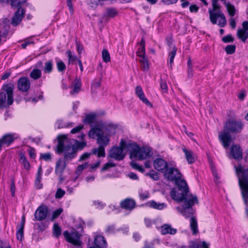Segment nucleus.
<instances>
[{
  "label": "nucleus",
  "mask_w": 248,
  "mask_h": 248,
  "mask_svg": "<svg viewBox=\"0 0 248 248\" xmlns=\"http://www.w3.org/2000/svg\"><path fill=\"white\" fill-rule=\"evenodd\" d=\"M247 190H243V192H241L242 197L244 202V204L246 206L245 212L247 215V217H248V192Z\"/></svg>",
  "instance_id": "c9c22d12"
},
{
  "label": "nucleus",
  "mask_w": 248,
  "mask_h": 248,
  "mask_svg": "<svg viewBox=\"0 0 248 248\" xmlns=\"http://www.w3.org/2000/svg\"><path fill=\"white\" fill-rule=\"evenodd\" d=\"M235 169L241 192L245 190L248 192V169H245L240 165L235 166Z\"/></svg>",
  "instance_id": "1a4fd4ad"
},
{
  "label": "nucleus",
  "mask_w": 248,
  "mask_h": 248,
  "mask_svg": "<svg viewBox=\"0 0 248 248\" xmlns=\"http://www.w3.org/2000/svg\"><path fill=\"white\" fill-rule=\"evenodd\" d=\"M2 91L0 93V106L5 107L11 105L13 103V87L5 85L2 87Z\"/></svg>",
  "instance_id": "0eeeda50"
},
{
  "label": "nucleus",
  "mask_w": 248,
  "mask_h": 248,
  "mask_svg": "<svg viewBox=\"0 0 248 248\" xmlns=\"http://www.w3.org/2000/svg\"><path fill=\"white\" fill-rule=\"evenodd\" d=\"M66 241L71 244L67 246L68 248H82L83 243L80 240L81 234L77 231L69 232L65 231L63 233Z\"/></svg>",
  "instance_id": "423d86ee"
},
{
  "label": "nucleus",
  "mask_w": 248,
  "mask_h": 248,
  "mask_svg": "<svg viewBox=\"0 0 248 248\" xmlns=\"http://www.w3.org/2000/svg\"><path fill=\"white\" fill-rule=\"evenodd\" d=\"M108 135L104 136L103 134L97 138V142L99 145L98 148L92 149L93 155H97L98 157H105V147L109 144L110 140Z\"/></svg>",
  "instance_id": "9d476101"
},
{
  "label": "nucleus",
  "mask_w": 248,
  "mask_h": 248,
  "mask_svg": "<svg viewBox=\"0 0 248 248\" xmlns=\"http://www.w3.org/2000/svg\"><path fill=\"white\" fill-rule=\"evenodd\" d=\"M57 153H65L66 159H73L76 155L78 149H82L86 146L85 142H79L76 140H69L65 135H59L57 137Z\"/></svg>",
  "instance_id": "f257e3e1"
},
{
  "label": "nucleus",
  "mask_w": 248,
  "mask_h": 248,
  "mask_svg": "<svg viewBox=\"0 0 248 248\" xmlns=\"http://www.w3.org/2000/svg\"><path fill=\"white\" fill-rule=\"evenodd\" d=\"M42 172L43 170L42 167L41 166H40L36 174L34 182V187L37 189H40L43 187V184L41 183Z\"/></svg>",
  "instance_id": "b1692460"
},
{
  "label": "nucleus",
  "mask_w": 248,
  "mask_h": 248,
  "mask_svg": "<svg viewBox=\"0 0 248 248\" xmlns=\"http://www.w3.org/2000/svg\"><path fill=\"white\" fill-rule=\"evenodd\" d=\"M226 6L229 15L232 16L231 17H233L235 15L236 12L234 6L230 3H227L226 4Z\"/></svg>",
  "instance_id": "ea45409f"
},
{
  "label": "nucleus",
  "mask_w": 248,
  "mask_h": 248,
  "mask_svg": "<svg viewBox=\"0 0 248 248\" xmlns=\"http://www.w3.org/2000/svg\"><path fill=\"white\" fill-rule=\"evenodd\" d=\"M101 128L99 127L98 125H96L93 127L89 132V136L92 139L97 138L100 137L103 134V131Z\"/></svg>",
  "instance_id": "5701e85b"
},
{
  "label": "nucleus",
  "mask_w": 248,
  "mask_h": 248,
  "mask_svg": "<svg viewBox=\"0 0 248 248\" xmlns=\"http://www.w3.org/2000/svg\"><path fill=\"white\" fill-rule=\"evenodd\" d=\"M2 3L10 5L13 8H17L12 20V24L16 26L21 21L24 11L22 6L27 2V0H0Z\"/></svg>",
  "instance_id": "7ed1b4c3"
},
{
  "label": "nucleus",
  "mask_w": 248,
  "mask_h": 248,
  "mask_svg": "<svg viewBox=\"0 0 248 248\" xmlns=\"http://www.w3.org/2000/svg\"><path fill=\"white\" fill-rule=\"evenodd\" d=\"M170 195L174 200L178 202H181L183 201L184 202L186 201V199L188 197H191L192 199L197 197L195 195L190 194L189 192L186 191L184 192V190L178 188L172 190Z\"/></svg>",
  "instance_id": "f8f14e48"
},
{
  "label": "nucleus",
  "mask_w": 248,
  "mask_h": 248,
  "mask_svg": "<svg viewBox=\"0 0 248 248\" xmlns=\"http://www.w3.org/2000/svg\"><path fill=\"white\" fill-rule=\"evenodd\" d=\"M160 232L163 235L167 234L174 235L177 232V230L172 228L170 224H165L160 227Z\"/></svg>",
  "instance_id": "4be33fe9"
},
{
  "label": "nucleus",
  "mask_w": 248,
  "mask_h": 248,
  "mask_svg": "<svg viewBox=\"0 0 248 248\" xmlns=\"http://www.w3.org/2000/svg\"><path fill=\"white\" fill-rule=\"evenodd\" d=\"M149 206L155 209L162 210L167 207L164 203H157L154 201H151L148 202Z\"/></svg>",
  "instance_id": "c756f323"
},
{
  "label": "nucleus",
  "mask_w": 248,
  "mask_h": 248,
  "mask_svg": "<svg viewBox=\"0 0 248 248\" xmlns=\"http://www.w3.org/2000/svg\"><path fill=\"white\" fill-rule=\"evenodd\" d=\"M81 87V82L80 80L77 79L76 82L74 85V88L73 92L76 93H78L79 92V90Z\"/></svg>",
  "instance_id": "13d9d810"
},
{
  "label": "nucleus",
  "mask_w": 248,
  "mask_h": 248,
  "mask_svg": "<svg viewBox=\"0 0 248 248\" xmlns=\"http://www.w3.org/2000/svg\"><path fill=\"white\" fill-rule=\"evenodd\" d=\"M147 175L155 181H157L159 179L158 173L154 170H151L149 173H147Z\"/></svg>",
  "instance_id": "5fc2aeb1"
},
{
  "label": "nucleus",
  "mask_w": 248,
  "mask_h": 248,
  "mask_svg": "<svg viewBox=\"0 0 248 248\" xmlns=\"http://www.w3.org/2000/svg\"><path fill=\"white\" fill-rule=\"evenodd\" d=\"M101 84V79H94L92 84V87L94 88H97L99 87Z\"/></svg>",
  "instance_id": "bf43d9fd"
},
{
  "label": "nucleus",
  "mask_w": 248,
  "mask_h": 248,
  "mask_svg": "<svg viewBox=\"0 0 248 248\" xmlns=\"http://www.w3.org/2000/svg\"><path fill=\"white\" fill-rule=\"evenodd\" d=\"M96 115L94 113H91L86 114L85 116L84 119L83 120V122L85 124H90L93 122Z\"/></svg>",
  "instance_id": "e433bc0d"
},
{
  "label": "nucleus",
  "mask_w": 248,
  "mask_h": 248,
  "mask_svg": "<svg viewBox=\"0 0 248 248\" xmlns=\"http://www.w3.org/2000/svg\"><path fill=\"white\" fill-rule=\"evenodd\" d=\"M65 193V192L64 190H62L61 188H59L57 189V191L56 192L55 197L57 199H61L64 196Z\"/></svg>",
  "instance_id": "864d4df0"
},
{
  "label": "nucleus",
  "mask_w": 248,
  "mask_h": 248,
  "mask_svg": "<svg viewBox=\"0 0 248 248\" xmlns=\"http://www.w3.org/2000/svg\"><path fill=\"white\" fill-rule=\"evenodd\" d=\"M222 41L225 43H232L234 39L231 34L227 35L222 38Z\"/></svg>",
  "instance_id": "603ef678"
},
{
  "label": "nucleus",
  "mask_w": 248,
  "mask_h": 248,
  "mask_svg": "<svg viewBox=\"0 0 248 248\" xmlns=\"http://www.w3.org/2000/svg\"><path fill=\"white\" fill-rule=\"evenodd\" d=\"M66 53L68 58L69 63H73L77 59L76 56L70 50H67Z\"/></svg>",
  "instance_id": "a18cd8bd"
},
{
  "label": "nucleus",
  "mask_w": 248,
  "mask_h": 248,
  "mask_svg": "<svg viewBox=\"0 0 248 248\" xmlns=\"http://www.w3.org/2000/svg\"><path fill=\"white\" fill-rule=\"evenodd\" d=\"M20 163L24 167V169L27 170H29L30 169V164L29 161L27 159L24 155L21 153L20 154Z\"/></svg>",
  "instance_id": "2f4dec72"
},
{
  "label": "nucleus",
  "mask_w": 248,
  "mask_h": 248,
  "mask_svg": "<svg viewBox=\"0 0 248 248\" xmlns=\"http://www.w3.org/2000/svg\"><path fill=\"white\" fill-rule=\"evenodd\" d=\"M140 59L139 60L140 66L143 71H147L149 69V66L147 58L144 56L140 57Z\"/></svg>",
  "instance_id": "473e14b6"
},
{
  "label": "nucleus",
  "mask_w": 248,
  "mask_h": 248,
  "mask_svg": "<svg viewBox=\"0 0 248 248\" xmlns=\"http://www.w3.org/2000/svg\"><path fill=\"white\" fill-rule=\"evenodd\" d=\"M231 154L235 160L239 161L242 159V150L239 145H232L231 148Z\"/></svg>",
  "instance_id": "dca6fc26"
},
{
  "label": "nucleus",
  "mask_w": 248,
  "mask_h": 248,
  "mask_svg": "<svg viewBox=\"0 0 248 248\" xmlns=\"http://www.w3.org/2000/svg\"><path fill=\"white\" fill-rule=\"evenodd\" d=\"M244 125L239 120L228 119L224 124V130L218 134V139L222 146L227 149L230 145L232 138L231 134L240 133Z\"/></svg>",
  "instance_id": "f03ea898"
},
{
  "label": "nucleus",
  "mask_w": 248,
  "mask_h": 248,
  "mask_svg": "<svg viewBox=\"0 0 248 248\" xmlns=\"http://www.w3.org/2000/svg\"><path fill=\"white\" fill-rule=\"evenodd\" d=\"M118 14L117 10L114 8H108L103 15L101 22H108L110 18L114 17Z\"/></svg>",
  "instance_id": "6ab92c4d"
},
{
  "label": "nucleus",
  "mask_w": 248,
  "mask_h": 248,
  "mask_svg": "<svg viewBox=\"0 0 248 248\" xmlns=\"http://www.w3.org/2000/svg\"><path fill=\"white\" fill-rule=\"evenodd\" d=\"M94 246L89 248H107V243L105 238L100 235H97L94 239Z\"/></svg>",
  "instance_id": "a211bd4d"
},
{
  "label": "nucleus",
  "mask_w": 248,
  "mask_h": 248,
  "mask_svg": "<svg viewBox=\"0 0 248 248\" xmlns=\"http://www.w3.org/2000/svg\"><path fill=\"white\" fill-rule=\"evenodd\" d=\"M115 164L113 163L112 162L110 161H109L108 163L105 164L104 166L102 167V168L101 170V171H104L108 170L109 168L115 167Z\"/></svg>",
  "instance_id": "8fccbe9b"
},
{
  "label": "nucleus",
  "mask_w": 248,
  "mask_h": 248,
  "mask_svg": "<svg viewBox=\"0 0 248 248\" xmlns=\"http://www.w3.org/2000/svg\"><path fill=\"white\" fill-rule=\"evenodd\" d=\"M74 123L64 122L62 120H58L55 123V127L57 128H63L66 127H71L74 125Z\"/></svg>",
  "instance_id": "7c9ffc66"
},
{
  "label": "nucleus",
  "mask_w": 248,
  "mask_h": 248,
  "mask_svg": "<svg viewBox=\"0 0 248 248\" xmlns=\"http://www.w3.org/2000/svg\"><path fill=\"white\" fill-rule=\"evenodd\" d=\"M137 55L139 57L144 56H145V46H143V48L142 49V46H140L138 49V50L137 52Z\"/></svg>",
  "instance_id": "052dcab7"
},
{
  "label": "nucleus",
  "mask_w": 248,
  "mask_h": 248,
  "mask_svg": "<svg viewBox=\"0 0 248 248\" xmlns=\"http://www.w3.org/2000/svg\"><path fill=\"white\" fill-rule=\"evenodd\" d=\"M237 35L242 41L245 42L248 38V31L242 29H238L237 32Z\"/></svg>",
  "instance_id": "72a5a7b5"
},
{
  "label": "nucleus",
  "mask_w": 248,
  "mask_h": 248,
  "mask_svg": "<svg viewBox=\"0 0 248 248\" xmlns=\"http://www.w3.org/2000/svg\"><path fill=\"white\" fill-rule=\"evenodd\" d=\"M236 49V46L234 45H228L225 48V50L227 54L231 55L233 54Z\"/></svg>",
  "instance_id": "37998d69"
},
{
  "label": "nucleus",
  "mask_w": 248,
  "mask_h": 248,
  "mask_svg": "<svg viewBox=\"0 0 248 248\" xmlns=\"http://www.w3.org/2000/svg\"><path fill=\"white\" fill-rule=\"evenodd\" d=\"M47 213V207L46 206H41L36 211L34 217L37 220H42L46 217Z\"/></svg>",
  "instance_id": "aec40b11"
},
{
  "label": "nucleus",
  "mask_w": 248,
  "mask_h": 248,
  "mask_svg": "<svg viewBox=\"0 0 248 248\" xmlns=\"http://www.w3.org/2000/svg\"><path fill=\"white\" fill-rule=\"evenodd\" d=\"M16 138L17 136L16 134H9L3 136L0 140L3 144L9 145Z\"/></svg>",
  "instance_id": "bb28decb"
},
{
  "label": "nucleus",
  "mask_w": 248,
  "mask_h": 248,
  "mask_svg": "<svg viewBox=\"0 0 248 248\" xmlns=\"http://www.w3.org/2000/svg\"><path fill=\"white\" fill-rule=\"evenodd\" d=\"M140 198L141 200H145L149 197L150 194L148 192L140 193L139 194Z\"/></svg>",
  "instance_id": "774afa93"
},
{
  "label": "nucleus",
  "mask_w": 248,
  "mask_h": 248,
  "mask_svg": "<svg viewBox=\"0 0 248 248\" xmlns=\"http://www.w3.org/2000/svg\"><path fill=\"white\" fill-rule=\"evenodd\" d=\"M138 97L146 105H147V106H149V107H150L151 108L153 107L152 104L150 102V101L145 97L144 93H143L141 94H140L138 96Z\"/></svg>",
  "instance_id": "a19ab883"
},
{
  "label": "nucleus",
  "mask_w": 248,
  "mask_h": 248,
  "mask_svg": "<svg viewBox=\"0 0 248 248\" xmlns=\"http://www.w3.org/2000/svg\"><path fill=\"white\" fill-rule=\"evenodd\" d=\"M116 128L117 126L112 123H108L106 125H103L102 127V129L108 136L114 134Z\"/></svg>",
  "instance_id": "a878e982"
},
{
  "label": "nucleus",
  "mask_w": 248,
  "mask_h": 248,
  "mask_svg": "<svg viewBox=\"0 0 248 248\" xmlns=\"http://www.w3.org/2000/svg\"><path fill=\"white\" fill-rule=\"evenodd\" d=\"M93 203L96 207L99 209L103 208L106 205L105 204L99 201H94Z\"/></svg>",
  "instance_id": "e2e57ef3"
},
{
  "label": "nucleus",
  "mask_w": 248,
  "mask_h": 248,
  "mask_svg": "<svg viewBox=\"0 0 248 248\" xmlns=\"http://www.w3.org/2000/svg\"><path fill=\"white\" fill-rule=\"evenodd\" d=\"M52 233L53 236L58 238L62 234V229L58 223H55L53 226Z\"/></svg>",
  "instance_id": "f704fd0d"
},
{
  "label": "nucleus",
  "mask_w": 248,
  "mask_h": 248,
  "mask_svg": "<svg viewBox=\"0 0 248 248\" xmlns=\"http://www.w3.org/2000/svg\"><path fill=\"white\" fill-rule=\"evenodd\" d=\"M175 181L176 185L177 186V188L181 189L183 191L184 190V191L189 192L187 185L184 180L181 179L179 177L176 179Z\"/></svg>",
  "instance_id": "cd10ccee"
},
{
  "label": "nucleus",
  "mask_w": 248,
  "mask_h": 248,
  "mask_svg": "<svg viewBox=\"0 0 248 248\" xmlns=\"http://www.w3.org/2000/svg\"><path fill=\"white\" fill-rule=\"evenodd\" d=\"M102 57L103 61L105 62H109L110 61L109 53L108 51L106 49H103L102 50Z\"/></svg>",
  "instance_id": "c03bdc74"
},
{
  "label": "nucleus",
  "mask_w": 248,
  "mask_h": 248,
  "mask_svg": "<svg viewBox=\"0 0 248 248\" xmlns=\"http://www.w3.org/2000/svg\"><path fill=\"white\" fill-rule=\"evenodd\" d=\"M62 211L63 210L62 208H59V209H57L56 210L54 211L53 212L51 219L52 220H53L55 218L58 217L60 215V214L62 213Z\"/></svg>",
  "instance_id": "4d7b16f0"
},
{
  "label": "nucleus",
  "mask_w": 248,
  "mask_h": 248,
  "mask_svg": "<svg viewBox=\"0 0 248 248\" xmlns=\"http://www.w3.org/2000/svg\"><path fill=\"white\" fill-rule=\"evenodd\" d=\"M72 159H66L65 158V153H64V158H60L56 162L55 170L56 173L62 175L66 166V161Z\"/></svg>",
  "instance_id": "4468645a"
},
{
  "label": "nucleus",
  "mask_w": 248,
  "mask_h": 248,
  "mask_svg": "<svg viewBox=\"0 0 248 248\" xmlns=\"http://www.w3.org/2000/svg\"><path fill=\"white\" fill-rule=\"evenodd\" d=\"M42 75V72L39 69H34L32 70V79H38Z\"/></svg>",
  "instance_id": "79ce46f5"
},
{
  "label": "nucleus",
  "mask_w": 248,
  "mask_h": 248,
  "mask_svg": "<svg viewBox=\"0 0 248 248\" xmlns=\"http://www.w3.org/2000/svg\"><path fill=\"white\" fill-rule=\"evenodd\" d=\"M53 69V61L49 60L45 62L44 68V72L45 73H50Z\"/></svg>",
  "instance_id": "58836bf2"
},
{
  "label": "nucleus",
  "mask_w": 248,
  "mask_h": 248,
  "mask_svg": "<svg viewBox=\"0 0 248 248\" xmlns=\"http://www.w3.org/2000/svg\"><path fill=\"white\" fill-rule=\"evenodd\" d=\"M40 158L46 161H50L51 160V154L50 153L41 154Z\"/></svg>",
  "instance_id": "de8ad7c7"
},
{
  "label": "nucleus",
  "mask_w": 248,
  "mask_h": 248,
  "mask_svg": "<svg viewBox=\"0 0 248 248\" xmlns=\"http://www.w3.org/2000/svg\"><path fill=\"white\" fill-rule=\"evenodd\" d=\"M176 53V49L174 47L173 50L169 53V62L171 64Z\"/></svg>",
  "instance_id": "6e6d98bb"
},
{
  "label": "nucleus",
  "mask_w": 248,
  "mask_h": 248,
  "mask_svg": "<svg viewBox=\"0 0 248 248\" xmlns=\"http://www.w3.org/2000/svg\"><path fill=\"white\" fill-rule=\"evenodd\" d=\"M83 128V125H78V126L74 127V128H73L71 130V133L72 134H75V133H78Z\"/></svg>",
  "instance_id": "0e129e2a"
},
{
  "label": "nucleus",
  "mask_w": 248,
  "mask_h": 248,
  "mask_svg": "<svg viewBox=\"0 0 248 248\" xmlns=\"http://www.w3.org/2000/svg\"><path fill=\"white\" fill-rule=\"evenodd\" d=\"M130 165L133 168L139 170L141 172H143L144 170V168L141 166L139 165L136 162H131L130 163Z\"/></svg>",
  "instance_id": "09e8293b"
},
{
  "label": "nucleus",
  "mask_w": 248,
  "mask_h": 248,
  "mask_svg": "<svg viewBox=\"0 0 248 248\" xmlns=\"http://www.w3.org/2000/svg\"><path fill=\"white\" fill-rule=\"evenodd\" d=\"M116 231L115 227L114 225H108L107 227L105 232L108 234H111L115 233Z\"/></svg>",
  "instance_id": "3c124183"
},
{
  "label": "nucleus",
  "mask_w": 248,
  "mask_h": 248,
  "mask_svg": "<svg viewBox=\"0 0 248 248\" xmlns=\"http://www.w3.org/2000/svg\"><path fill=\"white\" fill-rule=\"evenodd\" d=\"M136 205L135 201L132 199L127 198L120 202V206L121 208L131 211L133 210Z\"/></svg>",
  "instance_id": "412c9836"
},
{
  "label": "nucleus",
  "mask_w": 248,
  "mask_h": 248,
  "mask_svg": "<svg viewBox=\"0 0 248 248\" xmlns=\"http://www.w3.org/2000/svg\"><path fill=\"white\" fill-rule=\"evenodd\" d=\"M220 6L216 10H214L213 7L212 10H209L210 20L212 23L213 24H217V18L219 17L220 19L218 20V25L220 27H224L227 24V21L226 17L223 13L219 10Z\"/></svg>",
  "instance_id": "9b49d317"
},
{
  "label": "nucleus",
  "mask_w": 248,
  "mask_h": 248,
  "mask_svg": "<svg viewBox=\"0 0 248 248\" xmlns=\"http://www.w3.org/2000/svg\"><path fill=\"white\" fill-rule=\"evenodd\" d=\"M168 166L167 162L160 158L155 159L154 162V168L158 171L163 172L165 171Z\"/></svg>",
  "instance_id": "2eb2a0df"
},
{
  "label": "nucleus",
  "mask_w": 248,
  "mask_h": 248,
  "mask_svg": "<svg viewBox=\"0 0 248 248\" xmlns=\"http://www.w3.org/2000/svg\"><path fill=\"white\" fill-rule=\"evenodd\" d=\"M57 67L59 72H63L66 69V66L62 60H60L57 61Z\"/></svg>",
  "instance_id": "49530a36"
},
{
  "label": "nucleus",
  "mask_w": 248,
  "mask_h": 248,
  "mask_svg": "<svg viewBox=\"0 0 248 248\" xmlns=\"http://www.w3.org/2000/svg\"><path fill=\"white\" fill-rule=\"evenodd\" d=\"M131 150L130 151V157L137 158L142 160L150 158L153 154L151 150L146 147H140L135 143H129Z\"/></svg>",
  "instance_id": "20e7f679"
},
{
  "label": "nucleus",
  "mask_w": 248,
  "mask_h": 248,
  "mask_svg": "<svg viewBox=\"0 0 248 248\" xmlns=\"http://www.w3.org/2000/svg\"><path fill=\"white\" fill-rule=\"evenodd\" d=\"M160 87L164 92L166 93L168 91V86L166 82L165 81L161 79Z\"/></svg>",
  "instance_id": "69168bd1"
},
{
  "label": "nucleus",
  "mask_w": 248,
  "mask_h": 248,
  "mask_svg": "<svg viewBox=\"0 0 248 248\" xmlns=\"http://www.w3.org/2000/svg\"><path fill=\"white\" fill-rule=\"evenodd\" d=\"M129 148H130L129 143H127L124 139H122L120 146H114L110 150L109 156L116 160H122L125 157V154L123 151Z\"/></svg>",
  "instance_id": "6e6552de"
},
{
  "label": "nucleus",
  "mask_w": 248,
  "mask_h": 248,
  "mask_svg": "<svg viewBox=\"0 0 248 248\" xmlns=\"http://www.w3.org/2000/svg\"><path fill=\"white\" fill-rule=\"evenodd\" d=\"M182 150L185 153L188 163L189 164H193L195 161L194 153L191 150L186 149L185 147L182 148Z\"/></svg>",
  "instance_id": "393cba45"
},
{
  "label": "nucleus",
  "mask_w": 248,
  "mask_h": 248,
  "mask_svg": "<svg viewBox=\"0 0 248 248\" xmlns=\"http://www.w3.org/2000/svg\"><path fill=\"white\" fill-rule=\"evenodd\" d=\"M166 172L164 173L165 177L168 180L173 181L178 178L180 177L181 174L179 170L173 167L167 169Z\"/></svg>",
  "instance_id": "ddd939ff"
},
{
  "label": "nucleus",
  "mask_w": 248,
  "mask_h": 248,
  "mask_svg": "<svg viewBox=\"0 0 248 248\" xmlns=\"http://www.w3.org/2000/svg\"><path fill=\"white\" fill-rule=\"evenodd\" d=\"M198 203L197 197L192 199L191 197H188L186 199V201H184L182 206H178L176 208L182 216L186 218L191 217L193 216L194 210L192 206L195 204Z\"/></svg>",
  "instance_id": "39448f33"
},
{
  "label": "nucleus",
  "mask_w": 248,
  "mask_h": 248,
  "mask_svg": "<svg viewBox=\"0 0 248 248\" xmlns=\"http://www.w3.org/2000/svg\"><path fill=\"white\" fill-rule=\"evenodd\" d=\"M23 236V229L19 228L16 232V237L18 240H21Z\"/></svg>",
  "instance_id": "680f3d73"
},
{
  "label": "nucleus",
  "mask_w": 248,
  "mask_h": 248,
  "mask_svg": "<svg viewBox=\"0 0 248 248\" xmlns=\"http://www.w3.org/2000/svg\"><path fill=\"white\" fill-rule=\"evenodd\" d=\"M30 87V80L25 77L20 78L17 82V88L22 92L27 91Z\"/></svg>",
  "instance_id": "f3484780"
},
{
  "label": "nucleus",
  "mask_w": 248,
  "mask_h": 248,
  "mask_svg": "<svg viewBox=\"0 0 248 248\" xmlns=\"http://www.w3.org/2000/svg\"><path fill=\"white\" fill-rule=\"evenodd\" d=\"M91 154H93L92 153V152L91 153H84L80 156V158H79V161H83V160L87 159V158H88L90 157V156L91 155Z\"/></svg>",
  "instance_id": "338daca9"
},
{
  "label": "nucleus",
  "mask_w": 248,
  "mask_h": 248,
  "mask_svg": "<svg viewBox=\"0 0 248 248\" xmlns=\"http://www.w3.org/2000/svg\"><path fill=\"white\" fill-rule=\"evenodd\" d=\"M190 227L193 235H196L198 233L197 220L195 217L193 216H192L190 218Z\"/></svg>",
  "instance_id": "c85d7f7f"
},
{
  "label": "nucleus",
  "mask_w": 248,
  "mask_h": 248,
  "mask_svg": "<svg viewBox=\"0 0 248 248\" xmlns=\"http://www.w3.org/2000/svg\"><path fill=\"white\" fill-rule=\"evenodd\" d=\"M189 247L190 248H209L208 245L204 241L202 243L201 245H200L197 242H191L190 243Z\"/></svg>",
  "instance_id": "4c0bfd02"
}]
</instances>
